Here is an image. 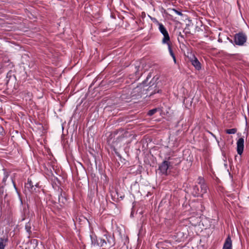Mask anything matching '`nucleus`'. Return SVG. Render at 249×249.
Listing matches in <instances>:
<instances>
[{"label": "nucleus", "instance_id": "18", "mask_svg": "<svg viewBox=\"0 0 249 249\" xmlns=\"http://www.w3.org/2000/svg\"><path fill=\"white\" fill-rule=\"evenodd\" d=\"M237 131V129L236 128H231L226 130V132L228 134H235Z\"/></svg>", "mask_w": 249, "mask_h": 249}, {"label": "nucleus", "instance_id": "11", "mask_svg": "<svg viewBox=\"0 0 249 249\" xmlns=\"http://www.w3.org/2000/svg\"><path fill=\"white\" fill-rule=\"evenodd\" d=\"M223 249H232V241L230 235H228L226 239Z\"/></svg>", "mask_w": 249, "mask_h": 249}, {"label": "nucleus", "instance_id": "2", "mask_svg": "<svg viewBox=\"0 0 249 249\" xmlns=\"http://www.w3.org/2000/svg\"><path fill=\"white\" fill-rule=\"evenodd\" d=\"M151 76V74L149 73L147 75L146 80L143 81L142 83L140 84L139 86L134 88L132 91H130L131 97H132V99H139L141 97L144 90V89H142L144 88L145 85L147 86V82Z\"/></svg>", "mask_w": 249, "mask_h": 249}, {"label": "nucleus", "instance_id": "23", "mask_svg": "<svg viewBox=\"0 0 249 249\" xmlns=\"http://www.w3.org/2000/svg\"><path fill=\"white\" fill-rule=\"evenodd\" d=\"M4 134V131L3 127L0 126V136H3Z\"/></svg>", "mask_w": 249, "mask_h": 249}, {"label": "nucleus", "instance_id": "7", "mask_svg": "<svg viewBox=\"0 0 249 249\" xmlns=\"http://www.w3.org/2000/svg\"><path fill=\"white\" fill-rule=\"evenodd\" d=\"M103 238L106 246H104V249H110L112 247L114 246L115 243L114 237L111 235L106 233L103 236Z\"/></svg>", "mask_w": 249, "mask_h": 249}, {"label": "nucleus", "instance_id": "25", "mask_svg": "<svg viewBox=\"0 0 249 249\" xmlns=\"http://www.w3.org/2000/svg\"><path fill=\"white\" fill-rule=\"evenodd\" d=\"M113 151L114 152H115V154L119 157H120L121 158V155L120 154V153L117 151V149H115V148H114V149H113Z\"/></svg>", "mask_w": 249, "mask_h": 249}, {"label": "nucleus", "instance_id": "15", "mask_svg": "<svg viewBox=\"0 0 249 249\" xmlns=\"http://www.w3.org/2000/svg\"><path fill=\"white\" fill-rule=\"evenodd\" d=\"M8 241L7 238H0V249H4L6 243Z\"/></svg>", "mask_w": 249, "mask_h": 249}, {"label": "nucleus", "instance_id": "16", "mask_svg": "<svg viewBox=\"0 0 249 249\" xmlns=\"http://www.w3.org/2000/svg\"><path fill=\"white\" fill-rule=\"evenodd\" d=\"M25 230L26 231L30 234L31 233V226L30 223L28 222L25 225Z\"/></svg>", "mask_w": 249, "mask_h": 249}, {"label": "nucleus", "instance_id": "22", "mask_svg": "<svg viewBox=\"0 0 249 249\" xmlns=\"http://www.w3.org/2000/svg\"><path fill=\"white\" fill-rule=\"evenodd\" d=\"M173 11L177 15H179V16H182L183 14L182 13L180 12V11H179L176 9H173Z\"/></svg>", "mask_w": 249, "mask_h": 249}, {"label": "nucleus", "instance_id": "8", "mask_svg": "<svg viewBox=\"0 0 249 249\" xmlns=\"http://www.w3.org/2000/svg\"><path fill=\"white\" fill-rule=\"evenodd\" d=\"M188 57L189 58V60L191 62V64L192 65L194 66V67L197 70H199L201 68V64L197 59V58L196 57V56L192 53H190V54L188 55Z\"/></svg>", "mask_w": 249, "mask_h": 249}, {"label": "nucleus", "instance_id": "4", "mask_svg": "<svg viewBox=\"0 0 249 249\" xmlns=\"http://www.w3.org/2000/svg\"><path fill=\"white\" fill-rule=\"evenodd\" d=\"M91 246L93 247H102L104 249V246L106 244L102 237H98L95 234L92 233L90 235Z\"/></svg>", "mask_w": 249, "mask_h": 249}, {"label": "nucleus", "instance_id": "1", "mask_svg": "<svg viewBox=\"0 0 249 249\" xmlns=\"http://www.w3.org/2000/svg\"><path fill=\"white\" fill-rule=\"evenodd\" d=\"M197 183L200 185V189L198 185H194L193 188L192 194L196 197H202L203 195L206 193L207 191V185L205 183L204 178L201 177H198Z\"/></svg>", "mask_w": 249, "mask_h": 249}, {"label": "nucleus", "instance_id": "9", "mask_svg": "<svg viewBox=\"0 0 249 249\" xmlns=\"http://www.w3.org/2000/svg\"><path fill=\"white\" fill-rule=\"evenodd\" d=\"M171 165L170 162L164 160L159 166V170L162 175H167L168 174V169Z\"/></svg>", "mask_w": 249, "mask_h": 249}, {"label": "nucleus", "instance_id": "20", "mask_svg": "<svg viewBox=\"0 0 249 249\" xmlns=\"http://www.w3.org/2000/svg\"><path fill=\"white\" fill-rule=\"evenodd\" d=\"M157 111H158V109L156 108L151 109V110H149V111L148 112L147 115L149 116H151L153 115H154L156 112H157Z\"/></svg>", "mask_w": 249, "mask_h": 249}, {"label": "nucleus", "instance_id": "5", "mask_svg": "<svg viewBox=\"0 0 249 249\" xmlns=\"http://www.w3.org/2000/svg\"><path fill=\"white\" fill-rule=\"evenodd\" d=\"M156 22L157 24L159 25V31L163 36V38L162 39V43L165 44L170 43V36L165 27L162 23H160L158 21H157Z\"/></svg>", "mask_w": 249, "mask_h": 249}, {"label": "nucleus", "instance_id": "28", "mask_svg": "<svg viewBox=\"0 0 249 249\" xmlns=\"http://www.w3.org/2000/svg\"><path fill=\"white\" fill-rule=\"evenodd\" d=\"M230 41H231V42H232V40H230Z\"/></svg>", "mask_w": 249, "mask_h": 249}, {"label": "nucleus", "instance_id": "19", "mask_svg": "<svg viewBox=\"0 0 249 249\" xmlns=\"http://www.w3.org/2000/svg\"><path fill=\"white\" fill-rule=\"evenodd\" d=\"M168 46V51L169 52V53L170 54V55L171 56H174V55H175L172 48H171V42L170 43H168V44H166Z\"/></svg>", "mask_w": 249, "mask_h": 249}, {"label": "nucleus", "instance_id": "12", "mask_svg": "<svg viewBox=\"0 0 249 249\" xmlns=\"http://www.w3.org/2000/svg\"><path fill=\"white\" fill-rule=\"evenodd\" d=\"M25 188L30 192H33L36 190L32 180L29 178L28 179L27 182L25 183Z\"/></svg>", "mask_w": 249, "mask_h": 249}, {"label": "nucleus", "instance_id": "6", "mask_svg": "<svg viewBox=\"0 0 249 249\" xmlns=\"http://www.w3.org/2000/svg\"><path fill=\"white\" fill-rule=\"evenodd\" d=\"M247 40V36L243 32L236 34L234 36V42L238 46H243L246 42Z\"/></svg>", "mask_w": 249, "mask_h": 249}, {"label": "nucleus", "instance_id": "21", "mask_svg": "<svg viewBox=\"0 0 249 249\" xmlns=\"http://www.w3.org/2000/svg\"><path fill=\"white\" fill-rule=\"evenodd\" d=\"M58 200L59 202H62L63 203H65L67 201L66 198L61 194V196H59Z\"/></svg>", "mask_w": 249, "mask_h": 249}, {"label": "nucleus", "instance_id": "27", "mask_svg": "<svg viewBox=\"0 0 249 249\" xmlns=\"http://www.w3.org/2000/svg\"><path fill=\"white\" fill-rule=\"evenodd\" d=\"M218 41L219 42H222V39H221V38H218Z\"/></svg>", "mask_w": 249, "mask_h": 249}, {"label": "nucleus", "instance_id": "17", "mask_svg": "<svg viewBox=\"0 0 249 249\" xmlns=\"http://www.w3.org/2000/svg\"><path fill=\"white\" fill-rule=\"evenodd\" d=\"M3 179H2V183L5 184V182L8 178V177H9V174L5 170H4V174H3Z\"/></svg>", "mask_w": 249, "mask_h": 249}, {"label": "nucleus", "instance_id": "10", "mask_svg": "<svg viewBox=\"0 0 249 249\" xmlns=\"http://www.w3.org/2000/svg\"><path fill=\"white\" fill-rule=\"evenodd\" d=\"M244 148V139L243 138H240L237 142V152L239 155L243 153Z\"/></svg>", "mask_w": 249, "mask_h": 249}, {"label": "nucleus", "instance_id": "14", "mask_svg": "<svg viewBox=\"0 0 249 249\" xmlns=\"http://www.w3.org/2000/svg\"><path fill=\"white\" fill-rule=\"evenodd\" d=\"M135 69H136L135 74H136V77L139 78L142 75V72H140V71H142V68L140 65H138V66L136 65Z\"/></svg>", "mask_w": 249, "mask_h": 249}, {"label": "nucleus", "instance_id": "24", "mask_svg": "<svg viewBox=\"0 0 249 249\" xmlns=\"http://www.w3.org/2000/svg\"><path fill=\"white\" fill-rule=\"evenodd\" d=\"M179 37L182 39L184 38V36L181 34V32H179L178 34V39L179 41H180Z\"/></svg>", "mask_w": 249, "mask_h": 249}, {"label": "nucleus", "instance_id": "3", "mask_svg": "<svg viewBox=\"0 0 249 249\" xmlns=\"http://www.w3.org/2000/svg\"><path fill=\"white\" fill-rule=\"evenodd\" d=\"M158 79V77H153V79L149 82V87L146 89V90L149 93V96L151 97L153 95L157 93H160L161 90L158 87V83H156L157 80Z\"/></svg>", "mask_w": 249, "mask_h": 249}, {"label": "nucleus", "instance_id": "26", "mask_svg": "<svg viewBox=\"0 0 249 249\" xmlns=\"http://www.w3.org/2000/svg\"><path fill=\"white\" fill-rule=\"evenodd\" d=\"M172 57L173 58L174 62L176 63V58L175 55H174V56H172Z\"/></svg>", "mask_w": 249, "mask_h": 249}, {"label": "nucleus", "instance_id": "13", "mask_svg": "<svg viewBox=\"0 0 249 249\" xmlns=\"http://www.w3.org/2000/svg\"><path fill=\"white\" fill-rule=\"evenodd\" d=\"M125 91H123V93L121 96V98L122 100H125L126 102H129L130 99H132V97H131L130 92L129 91L127 93H124Z\"/></svg>", "mask_w": 249, "mask_h": 249}]
</instances>
